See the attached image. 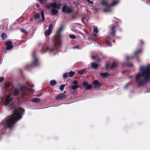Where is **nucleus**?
<instances>
[{
  "mask_svg": "<svg viewBox=\"0 0 150 150\" xmlns=\"http://www.w3.org/2000/svg\"><path fill=\"white\" fill-rule=\"evenodd\" d=\"M139 70L140 72L137 75L136 79L139 86H143L150 81V67L142 66Z\"/></svg>",
  "mask_w": 150,
  "mask_h": 150,
  "instance_id": "1",
  "label": "nucleus"
},
{
  "mask_svg": "<svg viewBox=\"0 0 150 150\" xmlns=\"http://www.w3.org/2000/svg\"><path fill=\"white\" fill-rule=\"evenodd\" d=\"M22 112L24 111L23 109L21 108H19V110H15L12 115L8 116L5 121L1 123V127L3 128L5 127L11 129L17 120L22 118V112Z\"/></svg>",
  "mask_w": 150,
  "mask_h": 150,
  "instance_id": "2",
  "label": "nucleus"
},
{
  "mask_svg": "<svg viewBox=\"0 0 150 150\" xmlns=\"http://www.w3.org/2000/svg\"><path fill=\"white\" fill-rule=\"evenodd\" d=\"M62 30L63 28L62 27L59 29L57 31V34L55 36V40L53 47H51L50 48L47 47L45 48H44L43 47H42L41 51L42 54L45 53L49 49L50 52H53L57 50V46H59L61 45L62 42L60 39L61 34Z\"/></svg>",
  "mask_w": 150,
  "mask_h": 150,
  "instance_id": "3",
  "label": "nucleus"
},
{
  "mask_svg": "<svg viewBox=\"0 0 150 150\" xmlns=\"http://www.w3.org/2000/svg\"><path fill=\"white\" fill-rule=\"evenodd\" d=\"M35 54V52L34 51L33 53V61L31 63L27 65L28 67H37L39 65L38 59L36 57Z\"/></svg>",
  "mask_w": 150,
  "mask_h": 150,
  "instance_id": "4",
  "label": "nucleus"
},
{
  "mask_svg": "<svg viewBox=\"0 0 150 150\" xmlns=\"http://www.w3.org/2000/svg\"><path fill=\"white\" fill-rule=\"evenodd\" d=\"M62 5V4L60 3H58L57 4L55 2L50 3L49 5L46 6L47 8L48 9L50 8V7H52L54 8L60 9Z\"/></svg>",
  "mask_w": 150,
  "mask_h": 150,
  "instance_id": "5",
  "label": "nucleus"
},
{
  "mask_svg": "<svg viewBox=\"0 0 150 150\" xmlns=\"http://www.w3.org/2000/svg\"><path fill=\"white\" fill-rule=\"evenodd\" d=\"M62 11L63 13L68 14L72 13L73 10L66 5L63 6Z\"/></svg>",
  "mask_w": 150,
  "mask_h": 150,
  "instance_id": "6",
  "label": "nucleus"
},
{
  "mask_svg": "<svg viewBox=\"0 0 150 150\" xmlns=\"http://www.w3.org/2000/svg\"><path fill=\"white\" fill-rule=\"evenodd\" d=\"M66 91H64V93H60L58 94L55 97V99L56 100H62L66 99L67 97L65 93Z\"/></svg>",
  "mask_w": 150,
  "mask_h": 150,
  "instance_id": "7",
  "label": "nucleus"
},
{
  "mask_svg": "<svg viewBox=\"0 0 150 150\" xmlns=\"http://www.w3.org/2000/svg\"><path fill=\"white\" fill-rule=\"evenodd\" d=\"M93 84L94 85V88L96 90L98 89L102 85V83L99 82L97 80L93 81Z\"/></svg>",
  "mask_w": 150,
  "mask_h": 150,
  "instance_id": "8",
  "label": "nucleus"
},
{
  "mask_svg": "<svg viewBox=\"0 0 150 150\" xmlns=\"http://www.w3.org/2000/svg\"><path fill=\"white\" fill-rule=\"evenodd\" d=\"M13 42L11 40L6 42V50H11L13 47V46L12 45Z\"/></svg>",
  "mask_w": 150,
  "mask_h": 150,
  "instance_id": "9",
  "label": "nucleus"
},
{
  "mask_svg": "<svg viewBox=\"0 0 150 150\" xmlns=\"http://www.w3.org/2000/svg\"><path fill=\"white\" fill-rule=\"evenodd\" d=\"M82 85L87 90H91L93 88L92 86L90 85L87 81H83Z\"/></svg>",
  "mask_w": 150,
  "mask_h": 150,
  "instance_id": "10",
  "label": "nucleus"
},
{
  "mask_svg": "<svg viewBox=\"0 0 150 150\" xmlns=\"http://www.w3.org/2000/svg\"><path fill=\"white\" fill-rule=\"evenodd\" d=\"M12 98H11L10 95H8L6 98L4 103L6 105H8L9 104L10 102L12 100Z\"/></svg>",
  "mask_w": 150,
  "mask_h": 150,
  "instance_id": "11",
  "label": "nucleus"
},
{
  "mask_svg": "<svg viewBox=\"0 0 150 150\" xmlns=\"http://www.w3.org/2000/svg\"><path fill=\"white\" fill-rule=\"evenodd\" d=\"M117 66V64L115 62H113L111 66L109 67V63H107L106 66V68L107 69H108L109 68L111 69H112L115 68Z\"/></svg>",
  "mask_w": 150,
  "mask_h": 150,
  "instance_id": "12",
  "label": "nucleus"
},
{
  "mask_svg": "<svg viewBox=\"0 0 150 150\" xmlns=\"http://www.w3.org/2000/svg\"><path fill=\"white\" fill-rule=\"evenodd\" d=\"M20 90L22 92L25 91H28V92H29L31 90V89L30 88H27L25 86H21L20 87Z\"/></svg>",
  "mask_w": 150,
  "mask_h": 150,
  "instance_id": "13",
  "label": "nucleus"
},
{
  "mask_svg": "<svg viewBox=\"0 0 150 150\" xmlns=\"http://www.w3.org/2000/svg\"><path fill=\"white\" fill-rule=\"evenodd\" d=\"M115 27L116 26H114L111 28L112 31L110 32V34L112 36H114L115 34L116 31L115 30Z\"/></svg>",
  "mask_w": 150,
  "mask_h": 150,
  "instance_id": "14",
  "label": "nucleus"
},
{
  "mask_svg": "<svg viewBox=\"0 0 150 150\" xmlns=\"http://www.w3.org/2000/svg\"><path fill=\"white\" fill-rule=\"evenodd\" d=\"M100 75L102 78H106L108 76H110V75L107 72L100 73Z\"/></svg>",
  "mask_w": 150,
  "mask_h": 150,
  "instance_id": "15",
  "label": "nucleus"
},
{
  "mask_svg": "<svg viewBox=\"0 0 150 150\" xmlns=\"http://www.w3.org/2000/svg\"><path fill=\"white\" fill-rule=\"evenodd\" d=\"M52 14L53 15H57L58 12V10L55 8H52L51 10Z\"/></svg>",
  "mask_w": 150,
  "mask_h": 150,
  "instance_id": "16",
  "label": "nucleus"
},
{
  "mask_svg": "<svg viewBox=\"0 0 150 150\" xmlns=\"http://www.w3.org/2000/svg\"><path fill=\"white\" fill-rule=\"evenodd\" d=\"M91 67L96 69H97L98 67V65L97 64L94 62H92L91 63Z\"/></svg>",
  "mask_w": 150,
  "mask_h": 150,
  "instance_id": "17",
  "label": "nucleus"
},
{
  "mask_svg": "<svg viewBox=\"0 0 150 150\" xmlns=\"http://www.w3.org/2000/svg\"><path fill=\"white\" fill-rule=\"evenodd\" d=\"M102 4L103 5L106 6L108 7H110V4H109L108 2L105 1L104 0H102Z\"/></svg>",
  "mask_w": 150,
  "mask_h": 150,
  "instance_id": "18",
  "label": "nucleus"
},
{
  "mask_svg": "<svg viewBox=\"0 0 150 150\" xmlns=\"http://www.w3.org/2000/svg\"><path fill=\"white\" fill-rule=\"evenodd\" d=\"M52 31H51V30H50L48 29L47 30L45 31V36H48L50 35Z\"/></svg>",
  "mask_w": 150,
  "mask_h": 150,
  "instance_id": "19",
  "label": "nucleus"
},
{
  "mask_svg": "<svg viewBox=\"0 0 150 150\" xmlns=\"http://www.w3.org/2000/svg\"><path fill=\"white\" fill-rule=\"evenodd\" d=\"M20 91L18 90L16 88H15L14 90V96H16L19 94Z\"/></svg>",
  "mask_w": 150,
  "mask_h": 150,
  "instance_id": "20",
  "label": "nucleus"
},
{
  "mask_svg": "<svg viewBox=\"0 0 150 150\" xmlns=\"http://www.w3.org/2000/svg\"><path fill=\"white\" fill-rule=\"evenodd\" d=\"M119 3V1H114L112 2L111 4H110V7L113 6H115L117 5Z\"/></svg>",
  "mask_w": 150,
  "mask_h": 150,
  "instance_id": "21",
  "label": "nucleus"
},
{
  "mask_svg": "<svg viewBox=\"0 0 150 150\" xmlns=\"http://www.w3.org/2000/svg\"><path fill=\"white\" fill-rule=\"evenodd\" d=\"M40 17V14L39 13H35L34 15V18L35 19H38Z\"/></svg>",
  "mask_w": 150,
  "mask_h": 150,
  "instance_id": "22",
  "label": "nucleus"
},
{
  "mask_svg": "<svg viewBox=\"0 0 150 150\" xmlns=\"http://www.w3.org/2000/svg\"><path fill=\"white\" fill-rule=\"evenodd\" d=\"M86 71L85 69H83L78 71V73L82 75L84 74Z\"/></svg>",
  "mask_w": 150,
  "mask_h": 150,
  "instance_id": "23",
  "label": "nucleus"
},
{
  "mask_svg": "<svg viewBox=\"0 0 150 150\" xmlns=\"http://www.w3.org/2000/svg\"><path fill=\"white\" fill-rule=\"evenodd\" d=\"M40 101L38 98H35L31 100V101L34 103H38Z\"/></svg>",
  "mask_w": 150,
  "mask_h": 150,
  "instance_id": "24",
  "label": "nucleus"
},
{
  "mask_svg": "<svg viewBox=\"0 0 150 150\" xmlns=\"http://www.w3.org/2000/svg\"><path fill=\"white\" fill-rule=\"evenodd\" d=\"M50 83L51 86H53L56 85V84L57 83V82L55 80H52L50 81Z\"/></svg>",
  "mask_w": 150,
  "mask_h": 150,
  "instance_id": "25",
  "label": "nucleus"
},
{
  "mask_svg": "<svg viewBox=\"0 0 150 150\" xmlns=\"http://www.w3.org/2000/svg\"><path fill=\"white\" fill-rule=\"evenodd\" d=\"M68 74H69V77H72L73 76L74 74H75L74 72L73 71H71L69 72V73H68Z\"/></svg>",
  "mask_w": 150,
  "mask_h": 150,
  "instance_id": "26",
  "label": "nucleus"
},
{
  "mask_svg": "<svg viewBox=\"0 0 150 150\" xmlns=\"http://www.w3.org/2000/svg\"><path fill=\"white\" fill-rule=\"evenodd\" d=\"M41 17L42 18V21H44L45 20V18L44 15V13L43 10L42 11L41 13Z\"/></svg>",
  "mask_w": 150,
  "mask_h": 150,
  "instance_id": "27",
  "label": "nucleus"
},
{
  "mask_svg": "<svg viewBox=\"0 0 150 150\" xmlns=\"http://www.w3.org/2000/svg\"><path fill=\"white\" fill-rule=\"evenodd\" d=\"M142 52V50L141 49H139L136 50L134 53V54L135 55H137V54L141 53Z\"/></svg>",
  "mask_w": 150,
  "mask_h": 150,
  "instance_id": "28",
  "label": "nucleus"
},
{
  "mask_svg": "<svg viewBox=\"0 0 150 150\" xmlns=\"http://www.w3.org/2000/svg\"><path fill=\"white\" fill-rule=\"evenodd\" d=\"M79 86L78 85H74L71 86V89L73 90H76V89L78 88Z\"/></svg>",
  "mask_w": 150,
  "mask_h": 150,
  "instance_id": "29",
  "label": "nucleus"
},
{
  "mask_svg": "<svg viewBox=\"0 0 150 150\" xmlns=\"http://www.w3.org/2000/svg\"><path fill=\"white\" fill-rule=\"evenodd\" d=\"M1 36L2 39H5L7 37L6 35L4 33H2L1 34Z\"/></svg>",
  "mask_w": 150,
  "mask_h": 150,
  "instance_id": "30",
  "label": "nucleus"
},
{
  "mask_svg": "<svg viewBox=\"0 0 150 150\" xmlns=\"http://www.w3.org/2000/svg\"><path fill=\"white\" fill-rule=\"evenodd\" d=\"M65 86V84H62L60 85L59 87V89L62 91H63L64 88V87Z\"/></svg>",
  "mask_w": 150,
  "mask_h": 150,
  "instance_id": "31",
  "label": "nucleus"
},
{
  "mask_svg": "<svg viewBox=\"0 0 150 150\" xmlns=\"http://www.w3.org/2000/svg\"><path fill=\"white\" fill-rule=\"evenodd\" d=\"M12 84L10 82H7L6 85L5 86L6 88H9L11 86Z\"/></svg>",
  "mask_w": 150,
  "mask_h": 150,
  "instance_id": "32",
  "label": "nucleus"
},
{
  "mask_svg": "<svg viewBox=\"0 0 150 150\" xmlns=\"http://www.w3.org/2000/svg\"><path fill=\"white\" fill-rule=\"evenodd\" d=\"M106 44L108 46L110 47L112 46V43L111 41H110L108 40L106 41Z\"/></svg>",
  "mask_w": 150,
  "mask_h": 150,
  "instance_id": "33",
  "label": "nucleus"
},
{
  "mask_svg": "<svg viewBox=\"0 0 150 150\" xmlns=\"http://www.w3.org/2000/svg\"><path fill=\"white\" fill-rule=\"evenodd\" d=\"M68 73H64L63 75V77L64 79H66L68 76Z\"/></svg>",
  "mask_w": 150,
  "mask_h": 150,
  "instance_id": "34",
  "label": "nucleus"
},
{
  "mask_svg": "<svg viewBox=\"0 0 150 150\" xmlns=\"http://www.w3.org/2000/svg\"><path fill=\"white\" fill-rule=\"evenodd\" d=\"M69 37L72 39H75L76 38V36L73 35H69Z\"/></svg>",
  "mask_w": 150,
  "mask_h": 150,
  "instance_id": "35",
  "label": "nucleus"
},
{
  "mask_svg": "<svg viewBox=\"0 0 150 150\" xmlns=\"http://www.w3.org/2000/svg\"><path fill=\"white\" fill-rule=\"evenodd\" d=\"M53 25L52 24H50L49 26V28L48 29L50 30H51L52 31V30L53 29Z\"/></svg>",
  "mask_w": 150,
  "mask_h": 150,
  "instance_id": "36",
  "label": "nucleus"
},
{
  "mask_svg": "<svg viewBox=\"0 0 150 150\" xmlns=\"http://www.w3.org/2000/svg\"><path fill=\"white\" fill-rule=\"evenodd\" d=\"M47 0H38L39 2L41 4H43L44 2H46Z\"/></svg>",
  "mask_w": 150,
  "mask_h": 150,
  "instance_id": "37",
  "label": "nucleus"
},
{
  "mask_svg": "<svg viewBox=\"0 0 150 150\" xmlns=\"http://www.w3.org/2000/svg\"><path fill=\"white\" fill-rule=\"evenodd\" d=\"M70 91L71 93L75 94L76 93V90H73L71 89L70 90Z\"/></svg>",
  "mask_w": 150,
  "mask_h": 150,
  "instance_id": "38",
  "label": "nucleus"
},
{
  "mask_svg": "<svg viewBox=\"0 0 150 150\" xmlns=\"http://www.w3.org/2000/svg\"><path fill=\"white\" fill-rule=\"evenodd\" d=\"M4 80V77H0V83L2 82Z\"/></svg>",
  "mask_w": 150,
  "mask_h": 150,
  "instance_id": "39",
  "label": "nucleus"
},
{
  "mask_svg": "<svg viewBox=\"0 0 150 150\" xmlns=\"http://www.w3.org/2000/svg\"><path fill=\"white\" fill-rule=\"evenodd\" d=\"M73 83L75 85H78L79 83L76 80H74L73 82Z\"/></svg>",
  "mask_w": 150,
  "mask_h": 150,
  "instance_id": "40",
  "label": "nucleus"
},
{
  "mask_svg": "<svg viewBox=\"0 0 150 150\" xmlns=\"http://www.w3.org/2000/svg\"><path fill=\"white\" fill-rule=\"evenodd\" d=\"M93 32L96 33H98V30L97 28H95L94 29Z\"/></svg>",
  "mask_w": 150,
  "mask_h": 150,
  "instance_id": "41",
  "label": "nucleus"
},
{
  "mask_svg": "<svg viewBox=\"0 0 150 150\" xmlns=\"http://www.w3.org/2000/svg\"><path fill=\"white\" fill-rule=\"evenodd\" d=\"M127 66L128 67H131L133 66V65L132 64L127 63Z\"/></svg>",
  "mask_w": 150,
  "mask_h": 150,
  "instance_id": "42",
  "label": "nucleus"
},
{
  "mask_svg": "<svg viewBox=\"0 0 150 150\" xmlns=\"http://www.w3.org/2000/svg\"><path fill=\"white\" fill-rule=\"evenodd\" d=\"M130 83H127L126 84L125 86H124V87L125 88H127V87H128V86L130 84Z\"/></svg>",
  "mask_w": 150,
  "mask_h": 150,
  "instance_id": "43",
  "label": "nucleus"
},
{
  "mask_svg": "<svg viewBox=\"0 0 150 150\" xmlns=\"http://www.w3.org/2000/svg\"><path fill=\"white\" fill-rule=\"evenodd\" d=\"M21 32L23 33H26V31L24 29H21Z\"/></svg>",
  "mask_w": 150,
  "mask_h": 150,
  "instance_id": "44",
  "label": "nucleus"
},
{
  "mask_svg": "<svg viewBox=\"0 0 150 150\" xmlns=\"http://www.w3.org/2000/svg\"><path fill=\"white\" fill-rule=\"evenodd\" d=\"M87 1V2L88 3H90L91 4H93V2L92 1H90V0H86Z\"/></svg>",
  "mask_w": 150,
  "mask_h": 150,
  "instance_id": "45",
  "label": "nucleus"
},
{
  "mask_svg": "<svg viewBox=\"0 0 150 150\" xmlns=\"http://www.w3.org/2000/svg\"><path fill=\"white\" fill-rule=\"evenodd\" d=\"M79 46L76 45V46H75L73 48L74 49H75V48H76L79 49Z\"/></svg>",
  "mask_w": 150,
  "mask_h": 150,
  "instance_id": "46",
  "label": "nucleus"
},
{
  "mask_svg": "<svg viewBox=\"0 0 150 150\" xmlns=\"http://www.w3.org/2000/svg\"><path fill=\"white\" fill-rule=\"evenodd\" d=\"M36 6L38 8H39V4L38 3H37L36 4Z\"/></svg>",
  "mask_w": 150,
  "mask_h": 150,
  "instance_id": "47",
  "label": "nucleus"
},
{
  "mask_svg": "<svg viewBox=\"0 0 150 150\" xmlns=\"http://www.w3.org/2000/svg\"><path fill=\"white\" fill-rule=\"evenodd\" d=\"M92 58L93 59H95L96 58V57L94 56H93L92 57Z\"/></svg>",
  "mask_w": 150,
  "mask_h": 150,
  "instance_id": "48",
  "label": "nucleus"
},
{
  "mask_svg": "<svg viewBox=\"0 0 150 150\" xmlns=\"http://www.w3.org/2000/svg\"><path fill=\"white\" fill-rule=\"evenodd\" d=\"M140 41L141 42L142 45L143 44H144L143 41L142 40H140Z\"/></svg>",
  "mask_w": 150,
  "mask_h": 150,
  "instance_id": "49",
  "label": "nucleus"
},
{
  "mask_svg": "<svg viewBox=\"0 0 150 150\" xmlns=\"http://www.w3.org/2000/svg\"><path fill=\"white\" fill-rule=\"evenodd\" d=\"M98 60L99 61H100V59L99 58H98Z\"/></svg>",
  "mask_w": 150,
  "mask_h": 150,
  "instance_id": "50",
  "label": "nucleus"
},
{
  "mask_svg": "<svg viewBox=\"0 0 150 150\" xmlns=\"http://www.w3.org/2000/svg\"><path fill=\"white\" fill-rule=\"evenodd\" d=\"M127 59H129V58L128 57H127Z\"/></svg>",
  "mask_w": 150,
  "mask_h": 150,
  "instance_id": "51",
  "label": "nucleus"
},
{
  "mask_svg": "<svg viewBox=\"0 0 150 150\" xmlns=\"http://www.w3.org/2000/svg\"><path fill=\"white\" fill-rule=\"evenodd\" d=\"M74 15H73L72 16V18H74Z\"/></svg>",
  "mask_w": 150,
  "mask_h": 150,
  "instance_id": "52",
  "label": "nucleus"
},
{
  "mask_svg": "<svg viewBox=\"0 0 150 150\" xmlns=\"http://www.w3.org/2000/svg\"><path fill=\"white\" fill-rule=\"evenodd\" d=\"M1 134V132H0V134Z\"/></svg>",
  "mask_w": 150,
  "mask_h": 150,
  "instance_id": "53",
  "label": "nucleus"
},
{
  "mask_svg": "<svg viewBox=\"0 0 150 150\" xmlns=\"http://www.w3.org/2000/svg\"><path fill=\"white\" fill-rule=\"evenodd\" d=\"M113 42H115V40H114V41H113Z\"/></svg>",
  "mask_w": 150,
  "mask_h": 150,
  "instance_id": "54",
  "label": "nucleus"
}]
</instances>
